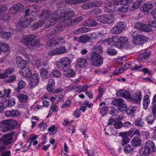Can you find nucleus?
Here are the masks:
<instances>
[{"mask_svg": "<svg viewBox=\"0 0 156 156\" xmlns=\"http://www.w3.org/2000/svg\"><path fill=\"white\" fill-rule=\"evenodd\" d=\"M50 13L48 10H43L39 16L40 20L33 25L32 29L35 30L39 27H41L44 24L45 20L50 16V19L46 23V28H48L50 26L53 25L60 20H61L62 17H64L66 16L70 17L73 14V12L68 8H66L62 10L59 9L56 12H52L51 14Z\"/></svg>", "mask_w": 156, "mask_h": 156, "instance_id": "nucleus-1", "label": "nucleus"}, {"mask_svg": "<svg viewBox=\"0 0 156 156\" xmlns=\"http://www.w3.org/2000/svg\"><path fill=\"white\" fill-rule=\"evenodd\" d=\"M56 32V31L54 30L47 35L48 39L49 40L46 43L45 47L48 49H52L48 52V55L49 56L63 54L67 52V50L65 46L56 47L58 45H62L64 43V40L62 37H58L53 40L55 35L57 33Z\"/></svg>", "mask_w": 156, "mask_h": 156, "instance_id": "nucleus-2", "label": "nucleus"}, {"mask_svg": "<svg viewBox=\"0 0 156 156\" xmlns=\"http://www.w3.org/2000/svg\"><path fill=\"white\" fill-rule=\"evenodd\" d=\"M40 9L39 7L36 5L30 6L27 9L25 12V16L21 17L16 27L17 30L20 31V27L26 28L27 27L30 23L35 19L34 18V14L30 15L29 13H34L37 12Z\"/></svg>", "mask_w": 156, "mask_h": 156, "instance_id": "nucleus-3", "label": "nucleus"}, {"mask_svg": "<svg viewBox=\"0 0 156 156\" xmlns=\"http://www.w3.org/2000/svg\"><path fill=\"white\" fill-rule=\"evenodd\" d=\"M109 45L114 46L120 49H128L130 47L129 41L126 37L115 36L106 40Z\"/></svg>", "mask_w": 156, "mask_h": 156, "instance_id": "nucleus-4", "label": "nucleus"}, {"mask_svg": "<svg viewBox=\"0 0 156 156\" xmlns=\"http://www.w3.org/2000/svg\"><path fill=\"white\" fill-rule=\"evenodd\" d=\"M36 36L34 34L24 36L21 41L27 48L31 51L36 50L40 45L38 39L34 40Z\"/></svg>", "mask_w": 156, "mask_h": 156, "instance_id": "nucleus-5", "label": "nucleus"}, {"mask_svg": "<svg viewBox=\"0 0 156 156\" xmlns=\"http://www.w3.org/2000/svg\"><path fill=\"white\" fill-rule=\"evenodd\" d=\"M70 10L73 12V14L70 17H69L68 16H66L64 17H62V21L57 26L56 28L57 31L63 30L64 28H66L68 26L71 25L73 23H78L82 20V17L80 16L72 21L71 20V17L74 16V12L73 11Z\"/></svg>", "mask_w": 156, "mask_h": 156, "instance_id": "nucleus-6", "label": "nucleus"}, {"mask_svg": "<svg viewBox=\"0 0 156 156\" xmlns=\"http://www.w3.org/2000/svg\"><path fill=\"white\" fill-rule=\"evenodd\" d=\"M129 0H118L112 1L107 3L104 7V9L106 12H110L116 7L118 5H126L128 3Z\"/></svg>", "mask_w": 156, "mask_h": 156, "instance_id": "nucleus-7", "label": "nucleus"}, {"mask_svg": "<svg viewBox=\"0 0 156 156\" xmlns=\"http://www.w3.org/2000/svg\"><path fill=\"white\" fill-rule=\"evenodd\" d=\"M71 62V60L69 58L63 57L56 62V65L57 67L61 70L65 71L69 68Z\"/></svg>", "mask_w": 156, "mask_h": 156, "instance_id": "nucleus-8", "label": "nucleus"}, {"mask_svg": "<svg viewBox=\"0 0 156 156\" xmlns=\"http://www.w3.org/2000/svg\"><path fill=\"white\" fill-rule=\"evenodd\" d=\"M151 23L152 26L156 28V21H152L148 22V24H144V23H137V29L142 31L149 32L152 30L151 26Z\"/></svg>", "mask_w": 156, "mask_h": 156, "instance_id": "nucleus-9", "label": "nucleus"}, {"mask_svg": "<svg viewBox=\"0 0 156 156\" xmlns=\"http://www.w3.org/2000/svg\"><path fill=\"white\" fill-rule=\"evenodd\" d=\"M97 20L100 22L104 24H110L115 21L113 16L111 14H103L97 17Z\"/></svg>", "mask_w": 156, "mask_h": 156, "instance_id": "nucleus-10", "label": "nucleus"}, {"mask_svg": "<svg viewBox=\"0 0 156 156\" xmlns=\"http://www.w3.org/2000/svg\"><path fill=\"white\" fill-rule=\"evenodd\" d=\"M126 27V23L125 21H121L117 23L111 29L112 34H119L121 33Z\"/></svg>", "mask_w": 156, "mask_h": 156, "instance_id": "nucleus-11", "label": "nucleus"}, {"mask_svg": "<svg viewBox=\"0 0 156 156\" xmlns=\"http://www.w3.org/2000/svg\"><path fill=\"white\" fill-rule=\"evenodd\" d=\"M90 60L92 64L95 66H99L103 62L102 57L97 53H93L92 54Z\"/></svg>", "mask_w": 156, "mask_h": 156, "instance_id": "nucleus-12", "label": "nucleus"}, {"mask_svg": "<svg viewBox=\"0 0 156 156\" xmlns=\"http://www.w3.org/2000/svg\"><path fill=\"white\" fill-rule=\"evenodd\" d=\"M118 96L124 98H129L134 102H136V94H135L134 95L133 97L130 95L128 92L125 90H119L117 93Z\"/></svg>", "mask_w": 156, "mask_h": 156, "instance_id": "nucleus-13", "label": "nucleus"}, {"mask_svg": "<svg viewBox=\"0 0 156 156\" xmlns=\"http://www.w3.org/2000/svg\"><path fill=\"white\" fill-rule=\"evenodd\" d=\"M7 9V8L5 5H0V20L5 22L9 21L10 19V17L4 12Z\"/></svg>", "mask_w": 156, "mask_h": 156, "instance_id": "nucleus-14", "label": "nucleus"}, {"mask_svg": "<svg viewBox=\"0 0 156 156\" xmlns=\"http://www.w3.org/2000/svg\"><path fill=\"white\" fill-rule=\"evenodd\" d=\"M30 81L29 86L30 88H33L36 86L39 83L40 76L37 73H34L29 77Z\"/></svg>", "mask_w": 156, "mask_h": 156, "instance_id": "nucleus-15", "label": "nucleus"}, {"mask_svg": "<svg viewBox=\"0 0 156 156\" xmlns=\"http://www.w3.org/2000/svg\"><path fill=\"white\" fill-rule=\"evenodd\" d=\"M133 131V129H131L128 132H121L119 133V136L122 138V144L123 146L129 142L130 140L127 137V136L132 134Z\"/></svg>", "mask_w": 156, "mask_h": 156, "instance_id": "nucleus-16", "label": "nucleus"}, {"mask_svg": "<svg viewBox=\"0 0 156 156\" xmlns=\"http://www.w3.org/2000/svg\"><path fill=\"white\" fill-rule=\"evenodd\" d=\"M43 66L40 70V74L41 76L43 78H47V76L49 67L46 62H44L43 63Z\"/></svg>", "mask_w": 156, "mask_h": 156, "instance_id": "nucleus-17", "label": "nucleus"}, {"mask_svg": "<svg viewBox=\"0 0 156 156\" xmlns=\"http://www.w3.org/2000/svg\"><path fill=\"white\" fill-rule=\"evenodd\" d=\"M102 5V3L100 1L89 2L84 3L82 6V8L85 9L94 7H99Z\"/></svg>", "mask_w": 156, "mask_h": 156, "instance_id": "nucleus-18", "label": "nucleus"}, {"mask_svg": "<svg viewBox=\"0 0 156 156\" xmlns=\"http://www.w3.org/2000/svg\"><path fill=\"white\" fill-rule=\"evenodd\" d=\"M16 62L17 67L20 69L25 68L27 64V61L20 56L16 57Z\"/></svg>", "mask_w": 156, "mask_h": 156, "instance_id": "nucleus-19", "label": "nucleus"}, {"mask_svg": "<svg viewBox=\"0 0 156 156\" xmlns=\"http://www.w3.org/2000/svg\"><path fill=\"white\" fill-rule=\"evenodd\" d=\"M23 5L20 3H18L11 7L9 10V13L10 14H15L16 12L20 11L23 8Z\"/></svg>", "mask_w": 156, "mask_h": 156, "instance_id": "nucleus-20", "label": "nucleus"}, {"mask_svg": "<svg viewBox=\"0 0 156 156\" xmlns=\"http://www.w3.org/2000/svg\"><path fill=\"white\" fill-rule=\"evenodd\" d=\"M19 73L23 77L28 78L31 76L32 72L29 68L25 67L21 69V70L19 71Z\"/></svg>", "mask_w": 156, "mask_h": 156, "instance_id": "nucleus-21", "label": "nucleus"}, {"mask_svg": "<svg viewBox=\"0 0 156 156\" xmlns=\"http://www.w3.org/2000/svg\"><path fill=\"white\" fill-rule=\"evenodd\" d=\"M12 133H9L3 136L2 138V140L4 145H8L12 142L13 139Z\"/></svg>", "mask_w": 156, "mask_h": 156, "instance_id": "nucleus-22", "label": "nucleus"}, {"mask_svg": "<svg viewBox=\"0 0 156 156\" xmlns=\"http://www.w3.org/2000/svg\"><path fill=\"white\" fill-rule=\"evenodd\" d=\"M110 119L109 120L108 125L113 124L114 125L115 128L117 129L121 128L123 125V123L121 121H117L116 120H118L116 119Z\"/></svg>", "mask_w": 156, "mask_h": 156, "instance_id": "nucleus-23", "label": "nucleus"}, {"mask_svg": "<svg viewBox=\"0 0 156 156\" xmlns=\"http://www.w3.org/2000/svg\"><path fill=\"white\" fill-rule=\"evenodd\" d=\"M13 67H10L5 70L3 73H0V79H4L8 77V75L12 73L14 71Z\"/></svg>", "mask_w": 156, "mask_h": 156, "instance_id": "nucleus-24", "label": "nucleus"}, {"mask_svg": "<svg viewBox=\"0 0 156 156\" xmlns=\"http://www.w3.org/2000/svg\"><path fill=\"white\" fill-rule=\"evenodd\" d=\"M87 65L86 59L82 58H78L76 61V67L80 68H84Z\"/></svg>", "mask_w": 156, "mask_h": 156, "instance_id": "nucleus-25", "label": "nucleus"}, {"mask_svg": "<svg viewBox=\"0 0 156 156\" xmlns=\"http://www.w3.org/2000/svg\"><path fill=\"white\" fill-rule=\"evenodd\" d=\"M145 146L148 151L149 153L154 152L156 151V147L154 143L151 140L147 141L146 144Z\"/></svg>", "mask_w": 156, "mask_h": 156, "instance_id": "nucleus-26", "label": "nucleus"}, {"mask_svg": "<svg viewBox=\"0 0 156 156\" xmlns=\"http://www.w3.org/2000/svg\"><path fill=\"white\" fill-rule=\"evenodd\" d=\"M5 115L7 117H16L20 114V112L17 110L7 111L5 112Z\"/></svg>", "mask_w": 156, "mask_h": 156, "instance_id": "nucleus-27", "label": "nucleus"}, {"mask_svg": "<svg viewBox=\"0 0 156 156\" xmlns=\"http://www.w3.org/2000/svg\"><path fill=\"white\" fill-rule=\"evenodd\" d=\"M0 130L3 132H6L10 131L8 125L7 124L5 120L0 122Z\"/></svg>", "mask_w": 156, "mask_h": 156, "instance_id": "nucleus-28", "label": "nucleus"}, {"mask_svg": "<svg viewBox=\"0 0 156 156\" xmlns=\"http://www.w3.org/2000/svg\"><path fill=\"white\" fill-rule=\"evenodd\" d=\"M148 38L145 36L137 34V45H142L146 43Z\"/></svg>", "mask_w": 156, "mask_h": 156, "instance_id": "nucleus-29", "label": "nucleus"}, {"mask_svg": "<svg viewBox=\"0 0 156 156\" xmlns=\"http://www.w3.org/2000/svg\"><path fill=\"white\" fill-rule=\"evenodd\" d=\"M83 25L85 26L89 27H93L97 26L98 23L94 20H85L83 22Z\"/></svg>", "mask_w": 156, "mask_h": 156, "instance_id": "nucleus-30", "label": "nucleus"}, {"mask_svg": "<svg viewBox=\"0 0 156 156\" xmlns=\"http://www.w3.org/2000/svg\"><path fill=\"white\" fill-rule=\"evenodd\" d=\"M90 39V37L87 35H84L79 37H75L74 39L78 42L81 43L88 42Z\"/></svg>", "mask_w": 156, "mask_h": 156, "instance_id": "nucleus-31", "label": "nucleus"}, {"mask_svg": "<svg viewBox=\"0 0 156 156\" xmlns=\"http://www.w3.org/2000/svg\"><path fill=\"white\" fill-rule=\"evenodd\" d=\"M65 91L66 92L70 91L71 90L73 91L74 92H79V93L81 92V86H75L72 87L71 86L66 87L65 89Z\"/></svg>", "mask_w": 156, "mask_h": 156, "instance_id": "nucleus-32", "label": "nucleus"}, {"mask_svg": "<svg viewBox=\"0 0 156 156\" xmlns=\"http://www.w3.org/2000/svg\"><path fill=\"white\" fill-rule=\"evenodd\" d=\"M7 124L8 125L10 131L11 129H13L17 126V122L13 119H6L5 120Z\"/></svg>", "mask_w": 156, "mask_h": 156, "instance_id": "nucleus-33", "label": "nucleus"}, {"mask_svg": "<svg viewBox=\"0 0 156 156\" xmlns=\"http://www.w3.org/2000/svg\"><path fill=\"white\" fill-rule=\"evenodd\" d=\"M62 71L64 75L67 77H73L75 75L74 70L71 68L69 67L66 69V70Z\"/></svg>", "mask_w": 156, "mask_h": 156, "instance_id": "nucleus-34", "label": "nucleus"}, {"mask_svg": "<svg viewBox=\"0 0 156 156\" xmlns=\"http://www.w3.org/2000/svg\"><path fill=\"white\" fill-rule=\"evenodd\" d=\"M110 114L113 115H116V116L115 118L118 120H121L123 118L122 115L120 114V112H119L118 109L112 110L110 112Z\"/></svg>", "mask_w": 156, "mask_h": 156, "instance_id": "nucleus-35", "label": "nucleus"}, {"mask_svg": "<svg viewBox=\"0 0 156 156\" xmlns=\"http://www.w3.org/2000/svg\"><path fill=\"white\" fill-rule=\"evenodd\" d=\"M151 54V52L150 51H147L142 53H141L138 55V59H147L149 58Z\"/></svg>", "mask_w": 156, "mask_h": 156, "instance_id": "nucleus-36", "label": "nucleus"}, {"mask_svg": "<svg viewBox=\"0 0 156 156\" xmlns=\"http://www.w3.org/2000/svg\"><path fill=\"white\" fill-rule=\"evenodd\" d=\"M153 7L154 5L152 3H144L143 6L140 7V10L143 11H148Z\"/></svg>", "mask_w": 156, "mask_h": 156, "instance_id": "nucleus-37", "label": "nucleus"}, {"mask_svg": "<svg viewBox=\"0 0 156 156\" xmlns=\"http://www.w3.org/2000/svg\"><path fill=\"white\" fill-rule=\"evenodd\" d=\"M0 49L2 51L7 52L10 50V48L9 45L2 41H0Z\"/></svg>", "mask_w": 156, "mask_h": 156, "instance_id": "nucleus-38", "label": "nucleus"}, {"mask_svg": "<svg viewBox=\"0 0 156 156\" xmlns=\"http://www.w3.org/2000/svg\"><path fill=\"white\" fill-rule=\"evenodd\" d=\"M55 83L54 80L49 79L48 80V83L46 87L47 90L49 92L52 91L54 89Z\"/></svg>", "mask_w": 156, "mask_h": 156, "instance_id": "nucleus-39", "label": "nucleus"}, {"mask_svg": "<svg viewBox=\"0 0 156 156\" xmlns=\"http://www.w3.org/2000/svg\"><path fill=\"white\" fill-rule=\"evenodd\" d=\"M3 28L0 26V34L1 37L5 39H9L11 36V33L9 32H3Z\"/></svg>", "mask_w": 156, "mask_h": 156, "instance_id": "nucleus-40", "label": "nucleus"}, {"mask_svg": "<svg viewBox=\"0 0 156 156\" xmlns=\"http://www.w3.org/2000/svg\"><path fill=\"white\" fill-rule=\"evenodd\" d=\"M105 34L102 32L93 33L91 34L90 37L92 39H98L102 38Z\"/></svg>", "mask_w": 156, "mask_h": 156, "instance_id": "nucleus-41", "label": "nucleus"}, {"mask_svg": "<svg viewBox=\"0 0 156 156\" xmlns=\"http://www.w3.org/2000/svg\"><path fill=\"white\" fill-rule=\"evenodd\" d=\"M90 30V28L86 27H82L78 28L73 31V33L76 34L87 32Z\"/></svg>", "mask_w": 156, "mask_h": 156, "instance_id": "nucleus-42", "label": "nucleus"}, {"mask_svg": "<svg viewBox=\"0 0 156 156\" xmlns=\"http://www.w3.org/2000/svg\"><path fill=\"white\" fill-rule=\"evenodd\" d=\"M5 102V98L4 97H0V113L4 112Z\"/></svg>", "mask_w": 156, "mask_h": 156, "instance_id": "nucleus-43", "label": "nucleus"}, {"mask_svg": "<svg viewBox=\"0 0 156 156\" xmlns=\"http://www.w3.org/2000/svg\"><path fill=\"white\" fill-rule=\"evenodd\" d=\"M118 110L120 112H127L128 110L127 106L126 104L123 103V102L118 106Z\"/></svg>", "mask_w": 156, "mask_h": 156, "instance_id": "nucleus-44", "label": "nucleus"}, {"mask_svg": "<svg viewBox=\"0 0 156 156\" xmlns=\"http://www.w3.org/2000/svg\"><path fill=\"white\" fill-rule=\"evenodd\" d=\"M139 153L141 155H144V156L150 154L149 151H148L145 146V147H141L139 150Z\"/></svg>", "mask_w": 156, "mask_h": 156, "instance_id": "nucleus-45", "label": "nucleus"}, {"mask_svg": "<svg viewBox=\"0 0 156 156\" xmlns=\"http://www.w3.org/2000/svg\"><path fill=\"white\" fill-rule=\"evenodd\" d=\"M19 100L21 102H25L27 101L28 97L24 94H20L18 95Z\"/></svg>", "mask_w": 156, "mask_h": 156, "instance_id": "nucleus-46", "label": "nucleus"}, {"mask_svg": "<svg viewBox=\"0 0 156 156\" xmlns=\"http://www.w3.org/2000/svg\"><path fill=\"white\" fill-rule=\"evenodd\" d=\"M5 105L7 107H11L12 106L15 105V102L14 100V99L13 98H12L11 99L9 100L8 101H7L5 99Z\"/></svg>", "mask_w": 156, "mask_h": 156, "instance_id": "nucleus-47", "label": "nucleus"}, {"mask_svg": "<svg viewBox=\"0 0 156 156\" xmlns=\"http://www.w3.org/2000/svg\"><path fill=\"white\" fill-rule=\"evenodd\" d=\"M128 10V8L126 6H121L118 8L116 10V13L117 14H120V12L125 13Z\"/></svg>", "mask_w": 156, "mask_h": 156, "instance_id": "nucleus-48", "label": "nucleus"}, {"mask_svg": "<svg viewBox=\"0 0 156 156\" xmlns=\"http://www.w3.org/2000/svg\"><path fill=\"white\" fill-rule=\"evenodd\" d=\"M124 151L126 153H130L133 151V149L129 145L126 146L124 148Z\"/></svg>", "mask_w": 156, "mask_h": 156, "instance_id": "nucleus-49", "label": "nucleus"}, {"mask_svg": "<svg viewBox=\"0 0 156 156\" xmlns=\"http://www.w3.org/2000/svg\"><path fill=\"white\" fill-rule=\"evenodd\" d=\"M16 79V76L15 75L10 76L6 79L5 80V82L6 83H10L15 81Z\"/></svg>", "mask_w": 156, "mask_h": 156, "instance_id": "nucleus-50", "label": "nucleus"}, {"mask_svg": "<svg viewBox=\"0 0 156 156\" xmlns=\"http://www.w3.org/2000/svg\"><path fill=\"white\" fill-rule=\"evenodd\" d=\"M124 71L122 68L121 67H118L116 68L113 74L114 75H118L123 73Z\"/></svg>", "mask_w": 156, "mask_h": 156, "instance_id": "nucleus-51", "label": "nucleus"}, {"mask_svg": "<svg viewBox=\"0 0 156 156\" xmlns=\"http://www.w3.org/2000/svg\"><path fill=\"white\" fill-rule=\"evenodd\" d=\"M107 52L108 54L111 56L114 55L117 53L115 50L111 48H108L107 50Z\"/></svg>", "mask_w": 156, "mask_h": 156, "instance_id": "nucleus-52", "label": "nucleus"}, {"mask_svg": "<svg viewBox=\"0 0 156 156\" xmlns=\"http://www.w3.org/2000/svg\"><path fill=\"white\" fill-rule=\"evenodd\" d=\"M58 110V106L55 105H52L51 107L50 108L49 110V112L48 115L47 116V117L49 115H51L52 114V112H51V111L52 110V112H57Z\"/></svg>", "mask_w": 156, "mask_h": 156, "instance_id": "nucleus-53", "label": "nucleus"}, {"mask_svg": "<svg viewBox=\"0 0 156 156\" xmlns=\"http://www.w3.org/2000/svg\"><path fill=\"white\" fill-rule=\"evenodd\" d=\"M26 85V83L22 80H20L18 83L17 88L19 90L23 88Z\"/></svg>", "mask_w": 156, "mask_h": 156, "instance_id": "nucleus-54", "label": "nucleus"}, {"mask_svg": "<svg viewBox=\"0 0 156 156\" xmlns=\"http://www.w3.org/2000/svg\"><path fill=\"white\" fill-rule=\"evenodd\" d=\"M47 124L46 123L42 122L39 124L37 126V127L40 128V129L44 131L47 128Z\"/></svg>", "mask_w": 156, "mask_h": 156, "instance_id": "nucleus-55", "label": "nucleus"}, {"mask_svg": "<svg viewBox=\"0 0 156 156\" xmlns=\"http://www.w3.org/2000/svg\"><path fill=\"white\" fill-rule=\"evenodd\" d=\"M123 102V100L122 99H116L112 101V104L113 105H118L119 106L120 104Z\"/></svg>", "mask_w": 156, "mask_h": 156, "instance_id": "nucleus-56", "label": "nucleus"}, {"mask_svg": "<svg viewBox=\"0 0 156 156\" xmlns=\"http://www.w3.org/2000/svg\"><path fill=\"white\" fill-rule=\"evenodd\" d=\"M52 74L54 77L58 78L60 76V72L56 69H53L52 72Z\"/></svg>", "mask_w": 156, "mask_h": 156, "instance_id": "nucleus-57", "label": "nucleus"}, {"mask_svg": "<svg viewBox=\"0 0 156 156\" xmlns=\"http://www.w3.org/2000/svg\"><path fill=\"white\" fill-rule=\"evenodd\" d=\"M136 110V108L134 106H130L127 111V113L128 114H131L133 115V113Z\"/></svg>", "mask_w": 156, "mask_h": 156, "instance_id": "nucleus-58", "label": "nucleus"}, {"mask_svg": "<svg viewBox=\"0 0 156 156\" xmlns=\"http://www.w3.org/2000/svg\"><path fill=\"white\" fill-rule=\"evenodd\" d=\"M12 90L10 89H4V96H0V97H4L5 99V97H9L11 93Z\"/></svg>", "mask_w": 156, "mask_h": 156, "instance_id": "nucleus-59", "label": "nucleus"}, {"mask_svg": "<svg viewBox=\"0 0 156 156\" xmlns=\"http://www.w3.org/2000/svg\"><path fill=\"white\" fill-rule=\"evenodd\" d=\"M71 104V99H68L66 101L65 103L62 105V107L63 108H65L69 107Z\"/></svg>", "mask_w": 156, "mask_h": 156, "instance_id": "nucleus-60", "label": "nucleus"}, {"mask_svg": "<svg viewBox=\"0 0 156 156\" xmlns=\"http://www.w3.org/2000/svg\"><path fill=\"white\" fill-rule=\"evenodd\" d=\"M35 65V66L38 69L43 66V64H41V61L38 59H37Z\"/></svg>", "mask_w": 156, "mask_h": 156, "instance_id": "nucleus-61", "label": "nucleus"}, {"mask_svg": "<svg viewBox=\"0 0 156 156\" xmlns=\"http://www.w3.org/2000/svg\"><path fill=\"white\" fill-rule=\"evenodd\" d=\"M108 110V109L107 107H103L101 108L100 113L103 116H105Z\"/></svg>", "mask_w": 156, "mask_h": 156, "instance_id": "nucleus-62", "label": "nucleus"}, {"mask_svg": "<svg viewBox=\"0 0 156 156\" xmlns=\"http://www.w3.org/2000/svg\"><path fill=\"white\" fill-rule=\"evenodd\" d=\"M133 37L131 40L132 43L135 45L136 44V33L135 31L132 34Z\"/></svg>", "mask_w": 156, "mask_h": 156, "instance_id": "nucleus-63", "label": "nucleus"}, {"mask_svg": "<svg viewBox=\"0 0 156 156\" xmlns=\"http://www.w3.org/2000/svg\"><path fill=\"white\" fill-rule=\"evenodd\" d=\"M132 64V62H128L125 63L122 67V68L124 70H125L131 67Z\"/></svg>", "mask_w": 156, "mask_h": 156, "instance_id": "nucleus-64", "label": "nucleus"}]
</instances>
